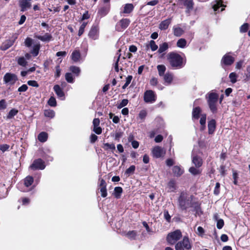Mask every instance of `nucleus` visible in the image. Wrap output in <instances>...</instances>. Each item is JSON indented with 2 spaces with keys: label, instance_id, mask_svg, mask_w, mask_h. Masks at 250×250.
Returning a JSON list of instances; mask_svg holds the SVG:
<instances>
[{
  "label": "nucleus",
  "instance_id": "36",
  "mask_svg": "<svg viewBox=\"0 0 250 250\" xmlns=\"http://www.w3.org/2000/svg\"><path fill=\"white\" fill-rule=\"evenodd\" d=\"M168 188L170 191H174L176 188V183L174 180H170L167 185Z\"/></svg>",
  "mask_w": 250,
  "mask_h": 250
},
{
  "label": "nucleus",
  "instance_id": "9",
  "mask_svg": "<svg viewBox=\"0 0 250 250\" xmlns=\"http://www.w3.org/2000/svg\"><path fill=\"white\" fill-rule=\"evenodd\" d=\"M229 54L230 53H227L222 57L221 61L222 65H230L234 62L235 59Z\"/></svg>",
  "mask_w": 250,
  "mask_h": 250
},
{
  "label": "nucleus",
  "instance_id": "38",
  "mask_svg": "<svg viewBox=\"0 0 250 250\" xmlns=\"http://www.w3.org/2000/svg\"><path fill=\"white\" fill-rule=\"evenodd\" d=\"M44 115L45 116L52 118L55 116V112L53 110L47 109L44 111Z\"/></svg>",
  "mask_w": 250,
  "mask_h": 250
},
{
  "label": "nucleus",
  "instance_id": "41",
  "mask_svg": "<svg viewBox=\"0 0 250 250\" xmlns=\"http://www.w3.org/2000/svg\"><path fill=\"white\" fill-rule=\"evenodd\" d=\"M70 71L72 73L78 76L80 73L81 70L79 67L75 66H71L69 68Z\"/></svg>",
  "mask_w": 250,
  "mask_h": 250
},
{
  "label": "nucleus",
  "instance_id": "20",
  "mask_svg": "<svg viewBox=\"0 0 250 250\" xmlns=\"http://www.w3.org/2000/svg\"><path fill=\"white\" fill-rule=\"evenodd\" d=\"M36 38L42 42H49L52 39V36L49 33H46L43 36H36Z\"/></svg>",
  "mask_w": 250,
  "mask_h": 250
},
{
  "label": "nucleus",
  "instance_id": "11",
  "mask_svg": "<svg viewBox=\"0 0 250 250\" xmlns=\"http://www.w3.org/2000/svg\"><path fill=\"white\" fill-rule=\"evenodd\" d=\"M30 167L32 169L42 170L45 168V165L44 162L41 159H38L34 161Z\"/></svg>",
  "mask_w": 250,
  "mask_h": 250
},
{
  "label": "nucleus",
  "instance_id": "8",
  "mask_svg": "<svg viewBox=\"0 0 250 250\" xmlns=\"http://www.w3.org/2000/svg\"><path fill=\"white\" fill-rule=\"evenodd\" d=\"M166 153L165 150L159 146L154 147L152 149V154L154 157L158 158L163 157Z\"/></svg>",
  "mask_w": 250,
  "mask_h": 250
},
{
  "label": "nucleus",
  "instance_id": "35",
  "mask_svg": "<svg viewBox=\"0 0 250 250\" xmlns=\"http://www.w3.org/2000/svg\"><path fill=\"white\" fill-rule=\"evenodd\" d=\"M146 46L149 47L152 51H156L158 49V45L153 40H151Z\"/></svg>",
  "mask_w": 250,
  "mask_h": 250
},
{
  "label": "nucleus",
  "instance_id": "16",
  "mask_svg": "<svg viewBox=\"0 0 250 250\" xmlns=\"http://www.w3.org/2000/svg\"><path fill=\"white\" fill-rule=\"evenodd\" d=\"M53 89L59 98H62V100L64 99V93L59 85H55Z\"/></svg>",
  "mask_w": 250,
  "mask_h": 250
},
{
  "label": "nucleus",
  "instance_id": "59",
  "mask_svg": "<svg viewBox=\"0 0 250 250\" xmlns=\"http://www.w3.org/2000/svg\"><path fill=\"white\" fill-rule=\"evenodd\" d=\"M219 188H220V184L219 183H216V185H215V188L214 190V193L215 195L219 194V193L220 192Z\"/></svg>",
  "mask_w": 250,
  "mask_h": 250
},
{
  "label": "nucleus",
  "instance_id": "17",
  "mask_svg": "<svg viewBox=\"0 0 250 250\" xmlns=\"http://www.w3.org/2000/svg\"><path fill=\"white\" fill-rule=\"evenodd\" d=\"M98 28L96 27H92L88 34L89 37L93 40H96L98 38Z\"/></svg>",
  "mask_w": 250,
  "mask_h": 250
},
{
  "label": "nucleus",
  "instance_id": "26",
  "mask_svg": "<svg viewBox=\"0 0 250 250\" xmlns=\"http://www.w3.org/2000/svg\"><path fill=\"white\" fill-rule=\"evenodd\" d=\"M164 80L165 83H167L168 84L171 83L173 80L172 74L169 73H167L164 75Z\"/></svg>",
  "mask_w": 250,
  "mask_h": 250
},
{
  "label": "nucleus",
  "instance_id": "2",
  "mask_svg": "<svg viewBox=\"0 0 250 250\" xmlns=\"http://www.w3.org/2000/svg\"><path fill=\"white\" fill-rule=\"evenodd\" d=\"M179 206L181 209L186 210L193 207L197 209L198 206L197 203L192 202V196L186 192H182L178 199Z\"/></svg>",
  "mask_w": 250,
  "mask_h": 250
},
{
  "label": "nucleus",
  "instance_id": "52",
  "mask_svg": "<svg viewBox=\"0 0 250 250\" xmlns=\"http://www.w3.org/2000/svg\"><path fill=\"white\" fill-rule=\"evenodd\" d=\"M249 28V24L247 23L243 24L240 27V31L241 33L246 32Z\"/></svg>",
  "mask_w": 250,
  "mask_h": 250
},
{
  "label": "nucleus",
  "instance_id": "60",
  "mask_svg": "<svg viewBox=\"0 0 250 250\" xmlns=\"http://www.w3.org/2000/svg\"><path fill=\"white\" fill-rule=\"evenodd\" d=\"M61 75V69L59 65H57L56 67V72L55 74V77L56 78H58Z\"/></svg>",
  "mask_w": 250,
  "mask_h": 250
},
{
  "label": "nucleus",
  "instance_id": "1",
  "mask_svg": "<svg viewBox=\"0 0 250 250\" xmlns=\"http://www.w3.org/2000/svg\"><path fill=\"white\" fill-rule=\"evenodd\" d=\"M167 60L170 66L174 69H180L183 67L186 62V59L180 54L171 52L167 55Z\"/></svg>",
  "mask_w": 250,
  "mask_h": 250
},
{
  "label": "nucleus",
  "instance_id": "63",
  "mask_svg": "<svg viewBox=\"0 0 250 250\" xmlns=\"http://www.w3.org/2000/svg\"><path fill=\"white\" fill-rule=\"evenodd\" d=\"M9 146L7 144L1 145L0 146V150L4 152L8 149Z\"/></svg>",
  "mask_w": 250,
  "mask_h": 250
},
{
  "label": "nucleus",
  "instance_id": "18",
  "mask_svg": "<svg viewBox=\"0 0 250 250\" xmlns=\"http://www.w3.org/2000/svg\"><path fill=\"white\" fill-rule=\"evenodd\" d=\"M208 130L209 134H212L215 131L216 128V122L214 119H212L208 123Z\"/></svg>",
  "mask_w": 250,
  "mask_h": 250
},
{
  "label": "nucleus",
  "instance_id": "58",
  "mask_svg": "<svg viewBox=\"0 0 250 250\" xmlns=\"http://www.w3.org/2000/svg\"><path fill=\"white\" fill-rule=\"evenodd\" d=\"M27 83L28 85L32 86H34V87H38L39 86L38 83L35 81H28L27 82Z\"/></svg>",
  "mask_w": 250,
  "mask_h": 250
},
{
  "label": "nucleus",
  "instance_id": "57",
  "mask_svg": "<svg viewBox=\"0 0 250 250\" xmlns=\"http://www.w3.org/2000/svg\"><path fill=\"white\" fill-rule=\"evenodd\" d=\"M24 43L27 47H30L32 43V40L30 38H27Z\"/></svg>",
  "mask_w": 250,
  "mask_h": 250
},
{
  "label": "nucleus",
  "instance_id": "24",
  "mask_svg": "<svg viewBox=\"0 0 250 250\" xmlns=\"http://www.w3.org/2000/svg\"><path fill=\"white\" fill-rule=\"evenodd\" d=\"M200 124L201 125V130H203L206 128V114H201L200 116Z\"/></svg>",
  "mask_w": 250,
  "mask_h": 250
},
{
  "label": "nucleus",
  "instance_id": "22",
  "mask_svg": "<svg viewBox=\"0 0 250 250\" xmlns=\"http://www.w3.org/2000/svg\"><path fill=\"white\" fill-rule=\"evenodd\" d=\"M134 9V6L132 3L125 4L124 6L123 13L129 14Z\"/></svg>",
  "mask_w": 250,
  "mask_h": 250
},
{
  "label": "nucleus",
  "instance_id": "34",
  "mask_svg": "<svg viewBox=\"0 0 250 250\" xmlns=\"http://www.w3.org/2000/svg\"><path fill=\"white\" fill-rule=\"evenodd\" d=\"M159 75L160 76L164 75L165 72L166 70V67L164 65H158L157 66Z\"/></svg>",
  "mask_w": 250,
  "mask_h": 250
},
{
  "label": "nucleus",
  "instance_id": "51",
  "mask_svg": "<svg viewBox=\"0 0 250 250\" xmlns=\"http://www.w3.org/2000/svg\"><path fill=\"white\" fill-rule=\"evenodd\" d=\"M128 101L127 99L123 100L118 105V108H121L127 104Z\"/></svg>",
  "mask_w": 250,
  "mask_h": 250
},
{
  "label": "nucleus",
  "instance_id": "47",
  "mask_svg": "<svg viewBox=\"0 0 250 250\" xmlns=\"http://www.w3.org/2000/svg\"><path fill=\"white\" fill-rule=\"evenodd\" d=\"M189 171L193 175H196L200 173L201 171L200 170L194 167H191L189 169Z\"/></svg>",
  "mask_w": 250,
  "mask_h": 250
},
{
  "label": "nucleus",
  "instance_id": "6",
  "mask_svg": "<svg viewBox=\"0 0 250 250\" xmlns=\"http://www.w3.org/2000/svg\"><path fill=\"white\" fill-rule=\"evenodd\" d=\"M18 80V78L15 74L6 73L3 76L4 83L9 85H13Z\"/></svg>",
  "mask_w": 250,
  "mask_h": 250
},
{
  "label": "nucleus",
  "instance_id": "56",
  "mask_svg": "<svg viewBox=\"0 0 250 250\" xmlns=\"http://www.w3.org/2000/svg\"><path fill=\"white\" fill-rule=\"evenodd\" d=\"M224 225V222L223 220L222 219H219L217 221V228L218 229H221L223 228Z\"/></svg>",
  "mask_w": 250,
  "mask_h": 250
},
{
  "label": "nucleus",
  "instance_id": "10",
  "mask_svg": "<svg viewBox=\"0 0 250 250\" xmlns=\"http://www.w3.org/2000/svg\"><path fill=\"white\" fill-rule=\"evenodd\" d=\"M144 101L146 103H152L156 101V96L153 91L147 90L144 94Z\"/></svg>",
  "mask_w": 250,
  "mask_h": 250
},
{
  "label": "nucleus",
  "instance_id": "7",
  "mask_svg": "<svg viewBox=\"0 0 250 250\" xmlns=\"http://www.w3.org/2000/svg\"><path fill=\"white\" fill-rule=\"evenodd\" d=\"M130 23L128 19H123L118 22L116 25V30L118 31H122L126 28Z\"/></svg>",
  "mask_w": 250,
  "mask_h": 250
},
{
  "label": "nucleus",
  "instance_id": "39",
  "mask_svg": "<svg viewBox=\"0 0 250 250\" xmlns=\"http://www.w3.org/2000/svg\"><path fill=\"white\" fill-rule=\"evenodd\" d=\"M40 48V44H37L34 45L33 50L31 51V53L34 56H37L38 55Z\"/></svg>",
  "mask_w": 250,
  "mask_h": 250
},
{
  "label": "nucleus",
  "instance_id": "62",
  "mask_svg": "<svg viewBox=\"0 0 250 250\" xmlns=\"http://www.w3.org/2000/svg\"><path fill=\"white\" fill-rule=\"evenodd\" d=\"M93 131L97 134H101L102 132V129L101 127L99 126H95L93 127Z\"/></svg>",
  "mask_w": 250,
  "mask_h": 250
},
{
  "label": "nucleus",
  "instance_id": "28",
  "mask_svg": "<svg viewBox=\"0 0 250 250\" xmlns=\"http://www.w3.org/2000/svg\"><path fill=\"white\" fill-rule=\"evenodd\" d=\"M48 138V134L45 132H42L40 133L38 137V140L41 142H45L47 141Z\"/></svg>",
  "mask_w": 250,
  "mask_h": 250
},
{
  "label": "nucleus",
  "instance_id": "33",
  "mask_svg": "<svg viewBox=\"0 0 250 250\" xmlns=\"http://www.w3.org/2000/svg\"><path fill=\"white\" fill-rule=\"evenodd\" d=\"M123 192V189L121 187H117L114 188V196L116 198H119L121 196V194Z\"/></svg>",
  "mask_w": 250,
  "mask_h": 250
},
{
  "label": "nucleus",
  "instance_id": "19",
  "mask_svg": "<svg viewBox=\"0 0 250 250\" xmlns=\"http://www.w3.org/2000/svg\"><path fill=\"white\" fill-rule=\"evenodd\" d=\"M171 21V19L170 18L166 19L163 21H162L159 24V28L161 30H166L167 29L169 25L170 24Z\"/></svg>",
  "mask_w": 250,
  "mask_h": 250
},
{
  "label": "nucleus",
  "instance_id": "55",
  "mask_svg": "<svg viewBox=\"0 0 250 250\" xmlns=\"http://www.w3.org/2000/svg\"><path fill=\"white\" fill-rule=\"evenodd\" d=\"M28 89V86L26 84H22L21 86H20L19 88H18V91L20 92H25Z\"/></svg>",
  "mask_w": 250,
  "mask_h": 250
},
{
  "label": "nucleus",
  "instance_id": "64",
  "mask_svg": "<svg viewBox=\"0 0 250 250\" xmlns=\"http://www.w3.org/2000/svg\"><path fill=\"white\" fill-rule=\"evenodd\" d=\"M158 83L157 79L155 78H152L150 80V83L151 85H156Z\"/></svg>",
  "mask_w": 250,
  "mask_h": 250
},
{
  "label": "nucleus",
  "instance_id": "40",
  "mask_svg": "<svg viewBox=\"0 0 250 250\" xmlns=\"http://www.w3.org/2000/svg\"><path fill=\"white\" fill-rule=\"evenodd\" d=\"M18 113V110L15 108L12 109L8 113L7 118L8 119H12Z\"/></svg>",
  "mask_w": 250,
  "mask_h": 250
},
{
  "label": "nucleus",
  "instance_id": "42",
  "mask_svg": "<svg viewBox=\"0 0 250 250\" xmlns=\"http://www.w3.org/2000/svg\"><path fill=\"white\" fill-rule=\"evenodd\" d=\"M17 62L18 64L22 66H25L27 64V62L26 61L25 59L23 57L19 58Z\"/></svg>",
  "mask_w": 250,
  "mask_h": 250
},
{
  "label": "nucleus",
  "instance_id": "44",
  "mask_svg": "<svg viewBox=\"0 0 250 250\" xmlns=\"http://www.w3.org/2000/svg\"><path fill=\"white\" fill-rule=\"evenodd\" d=\"M103 148L105 150L108 149L114 150L115 149V146L114 144L104 143V144Z\"/></svg>",
  "mask_w": 250,
  "mask_h": 250
},
{
  "label": "nucleus",
  "instance_id": "31",
  "mask_svg": "<svg viewBox=\"0 0 250 250\" xmlns=\"http://www.w3.org/2000/svg\"><path fill=\"white\" fill-rule=\"evenodd\" d=\"M173 29L174 35L177 37L181 36L184 33V30L180 27H174Z\"/></svg>",
  "mask_w": 250,
  "mask_h": 250
},
{
  "label": "nucleus",
  "instance_id": "21",
  "mask_svg": "<svg viewBox=\"0 0 250 250\" xmlns=\"http://www.w3.org/2000/svg\"><path fill=\"white\" fill-rule=\"evenodd\" d=\"M172 171L174 176L177 177L180 176L184 173V170L178 166H174L172 168Z\"/></svg>",
  "mask_w": 250,
  "mask_h": 250
},
{
  "label": "nucleus",
  "instance_id": "32",
  "mask_svg": "<svg viewBox=\"0 0 250 250\" xmlns=\"http://www.w3.org/2000/svg\"><path fill=\"white\" fill-rule=\"evenodd\" d=\"M221 7H223L221 10V11H222L224 9V7H225V6L222 4V2L221 0L216 1V3L214 4L213 6V8L214 9V11H217Z\"/></svg>",
  "mask_w": 250,
  "mask_h": 250
},
{
  "label": "nucleus",
  "instance_id": "48",
  "mask_svg": "<svg viewBox=\"0 0 250 250\" xmlns=\"http://www.w3.org/2000/svg\"><path fill=\"white\" fill-rule=\"evenodd\" d=\"M229 78L230 80V82L232 83H234L236 82L237 75H236V73H235L234 72H232V73H230L229 75Z\"/></svg>",
  "mask_w": 250,
  "mask_h": 250
},
{
  "label": "nucleus",
  "instance_id": "50",
  "mask_svg": "<svg viewBox=\"0 0 250 250\" xmlns=\"http://www.w3.org/2000/svg\"><path fill=\"white\" fill-rule=\"evenodd\" d=\"M136 235V232L134 230L130 231L128 232L126 234V236L130 239H134Z\"/></svg>",
  "mask_w": 250,
  "mask_h": 250
},
{
  "label": "nucleus",
  "instance_id": "30",
  "mask_svg": "<svg viewBox=\"0 0 250 250\" xmlns=\"http://www.w3.org/2000/svg\"><path fill=\"white\" fill-rule=\"evenodd\" d=\"M33 178L32 176H28L24 179V184L25 187H28L33 183Z\"/></svg>",
  "mask_w": 250,
  "mask_h": 250
},
{
  "label": "nucleus",
  "instance_id": "46",
  "mask_svg": "<svg viewBox=\"0 0 250 250\" xmlns=\"http://www.w3.org/2000/svg\"><path fill=\"white\" fill-rule=\"evenodd\" d=\"M86 24L87 22H83V23L81 24L78 32V35L79 36H81L83 34L84 30V28L86 26Z\"/></svg>",
  "mask_w": 250,
  "mask_h": 250
},
{
  "label": "nucleus",
  "instance_id": "4",
  "mask_svg": "<svg viewBox=\"0 0 250 250\" xmlns=\"http://www.w3.org/2000/svg\"><path fill=\"white\" fill-rule=\"evenodd\" d=\"M192 248V244L189 238L185 236L183 240L178 242L175 245L176 250H190Z\"/></svg>",
  "mask_w": 250,
  "mask_h": 250
},
{
  "label": "nucleus",
  "instance_id": "15",
  "mask_svg": "<svg viewBox=\"0 0 250 250\" xmlns=\"http://www.w3.org/2000/svg\"><path fill=\"white\" fill-rule=\"evenodd\" d=\"M192 162L196 167H200L203 164L202 159L195 155L194 152H192Z\"/></svg>",
  "mask_w": 250,
  "mask_h": 250
},
{
  "label": "nucleus",
  "instance_id": "29",
  "mask_svg": "<svg viewBox=\"0 0 250 250\" xmlns=\"http://www.w3.org/2000/svg\"><path fill=\"white\" fill-rule=\"evenodd\" d=\"M109 9V7L108 6L101 7L99 9L98 14L102 17L104 16L108 13Z\"/></svg>",
  "mask_w": 250,
  "mask_h": 250
},
{
  "label": "nucleus",
  "instance_id": "23",
  "mask_svg": "<svg viewBox=\"0 0 250 250\" xmlns=\"http://www.w3.org/2000/svg\"><path fill=\"white\" fill-rule=\"evenodd\" d=\"M201 112V109L199 107H196L194 108L192 112V118L194 119H198Z\"/></svg>",
  "mask_w": 250,
  "mask_h": 250
},
{
  "label": "nucleus",
  "instance_id": "5",
  "mask_svg": "<svg viewBox=\"0 0 250 250\" xmlns=\"http://www.w3.org/2000/svg\"><path fill=\"white\" fill-rule=\"evenodd\" d=\"M182 236L181 231L177 229L173 232L169 233L167 236V240L170 245L174 244Z\"/></svg>",
  "mask_w": 250,
  "mask_h": 250
},
{
  "label": "nucleus",
  "instance_id": "27",
  "mask_svg": "<svg viewBox=\"0 0 250 250\" xmlns=\"http://www.w3.org/2000/svg\"><path fill=\"white\" fill-rule=\"evenodd\" d=\"M81 57V54L79 51L75 50L73 52L71 55L72 60L75 62H77L79 61Z\"/></svg>",
  "mask_w": 250,
  "mask_h": 250
},
{
  "label": "nucleus",
  "instance_id": "45",
  "mask_svg": "<svg viewBox=\"0 0 250 250\" xmlns=\"http://www.w3.org/2000/svg\"><path fill=\"white\" fill-rule=\"evenodd\" d=\"M48 104L52 107L56 106L57 105L56 99L53 96L51 97L48 101Z\"/></svg>",
  "mask_w": 250,
  "mask_h": 250
},
{
  "label": "nucleus",
  "instance_id": "61",
  "mask_svg": "<svg viewBox=\"0 0 250 250\" xmlns=\"http://www.w3.org/2000/svg\"><path fill=\"white\" fill-rule=\"evenodd\" d=\"M146 116V112L145 110H142L140 111L139 114V117L141 120H144Z\"/></svg>",
  "mask_w": 250,
  "mask_h": 250
},
{
  "label": "nucleus",
  "instance_id": "49",
  "mask_svg": "<svg viewBox=\"0 0 250 250\" xmlns=\"http://www.w3.org/2000/svg\"><path fill=\"white\" fill-rule=\"evenodd\" d=\"M135 170V167L134 165H132L126 170L125 173L129 175L133 174Z\"/></svg>",
  "mask_w": 250,
  "mask_h": 250
},
{
  "label": "nucleus",
  "instance_id": "3",
  "mask_svg": "<svg viewBox=\"0 0 250 250\" xmlns=\"http://www.w3.org/2000/svg\"><path fill=\"white\" fill-rule=\"evenodd\" d=\"M218 97V95L214 92H210L208 93V97H207L209 109L213 113H216L217 111L216 104Z\"/></svg>",
  "mask_w": 250,
  "mask_h": 250
},
{
  "label": "nucleus",
  "instance_id": "14",
  "mask_svg": "<svg viewBox=\"0 0 250 250\" xmlns=\"http://www.w3.org/2000/svg\"><path fill=\"white\" fill-rule=\"evenodd\" d=\"M17 38V36H15L13 40H7L2 43L0 46V49L2 50H6L10 48L14 43L15 41Z\"/></svg>",
  "mask_w": 250,
  "mask_h": 250
},
{
  "label": "nucleus",
  "instance_id": "12",
  "mask_svg": "<svg viewBox=\"0 0 250 250\" xmlns=\"http://www.w3.org/2000/svg\"><path fill=\"white\" fill-rule=\"evenodd\" d=\"M99 189L101 193V196L105 197L107 196L106 184L104 179H99Z\"/></svg>",
  "mask_w": 250,
  "mask_h": 250
},
{
  "label": "nucleus",
  "instance_id": "37",
  "mask_svg": "<svg viewBox=\"0 0 250 250\" xmlns=\"http://www.w3.org/2000/svg\"><path fill=\"white\" fill-rule=\"evenodd\" d=\"M187 45V41L184 39H180L177 42V45L180 48H184Z\"/></svg>",
  "mask_w": 250,
  "mask_h": 250
},
{
  "label": "nucleus",
  "instance_id": "13",
  "mask_svg": "<svg viewBox=\"0 0 250 250\" xmlns=\"http://www.w3.org/2000/svg\"><path fill=\"white\" fill-rule=\"evenodd\" d=\"M31 0H19V6L21 7V11L24 12L30 8L31 6Z\"/></svg>",
  "mask_w": 250,
  "mask_h": 250
},
{
  "label": "nucleus",
  "instance_id": "43",
  "mask_svg": "<svg viewBox=\"0 0 250 250\" xmlns=\"http://www.w3.org/2000/svg\"><path fill=\"white\" fill-rule=\"evenodd\" d=\"M65 78L68 83H73L74 82L73 75L71 73H66L65 75Z\"/></svg>",
  "mask_w": 250,
  "mask_h": 250
},
{
  "label": "nucleus",
  "instance_id": "54",
  "mask_svg": "<svg viewBox=\"0 0 250 250\" xmlns=\"http://www.w3.org/2000/svg\"><path fill=\"white\" fill-rule=\"evenodd\" d=\"M7 107V104L5 100L0 101V110L5 109Z\"/></svg>",
  "mask_w": 250,
  "mask_h": 250
},
{
  "label": "nucleus",
  "instance_id": "25",
  "mask_svg": "<svg viewBox=\"0 0 250 250\" xmlns=\"http://www.w3.org/2000/svg\"><path fill=\"white\" fill-rule=\"evenodd\" d=\"M169 45L167 42H163L159 45V48L158 50V52L161 54L165 51H167Z\"/></svg>",
  "mask_w": 250,
  "mask_h": 250
},
{
  "label": "nucleus",
  "instance_id": "53",
  "mask_svg": "<svg viewBox=\"0 0 250 250\" xmlns=\"http://www.w3.org/2000/svg\"><path fill=\"white\" fill-rule=\"evenodd\" d=\"M164 218L168 222H170L171 220V216L169 215L168 211L167 210L164 211Z\"/></svg>",
  "mask_w": 250,
  "mask_h": 250
}]
</instances>
